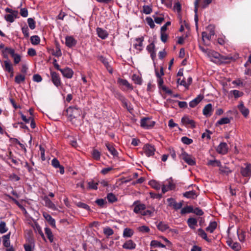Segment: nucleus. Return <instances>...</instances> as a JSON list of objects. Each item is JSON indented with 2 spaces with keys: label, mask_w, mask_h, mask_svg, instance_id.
Here are the masks:
<instances>
[{
  "label": "nucleus",
  "mask_w": 251,
  "mask_h": 251,
  "mask_svg": "<svg viewBox=\"0 0 251 251\" xmlns=\"http://www.w3.org/2000/svg\"><path fill=\"white\" fill-rule=\"evenodd\" d=\"M81 113V109L76 106H71L66 109L67 115L71 119L80 116Z\"/></svg>",
  "instance_id": "f257e3e1"
},
{
  "label": "nucleus",
  "mask_w": 251,
  "mask_h": 251,
  "mask_svg": "<svg viewBox=\"0 0 251 251\" xmlns=\"http://www.w3.org/2000/svg\"><path fill=\"white\" fill-rule=\"evenodd\" d=\"M155 122L149 118H144L141 120V126L146 129H150L153 127Z\"/></svg>",
  "instance_id": "f03ea898"
},
{
  "label": "nucleus",
  "mask_w": 251,
  "mask_h": 251,
  "mask_svg": "<svg viewBox=\"0 0 251 251\" xmlns=\"http://www.w3.org/2000/svg\"><path fill=\"white\" fill-rule=\"evenodd\" d=\"M35 246L33 237L30 236L26 240V243L24 245V247L25 251H33Z\"/></svg>",
  "instance_id": "7ed1b4c3"
},
{
  "label": "nucleus",
  "mask_w": 251,
  "mask_h": 251,
  "mask_svg": "<svg viewBox=\"0 0 251 251\" xmlns=\"http://www.w3.org/2000/svg\"><path fill=\"white\" fill-rule=\"evenodd\" d=\"M180 157L189 165L194 166L196 164L195 158L185 151H182L180 155Z\"/></svg>",
  "instance_id": "20e7f679"
},
{
  "label": "nucleus",
  "mask_w": 251,
  "mask_h": 251,
  "mask_svg": "<svg viewBox=\"0 0 251 251\" xmlns=\"http://www.w3.org/2000/svg\"><path fill=\"white\" fill-rule=\"evenodd\" d=\"M134 206L133 211L136 214H141L146 209V206L145 204L141 203L139 201H135L133 204Z\"/></svg>",
  "instance_id": "39448f33"
},
{
  "label": "nucleus",
  "mask_w": 251,
  "mask_h": 251,
  "mask_svg": "<svg viewBox=\"0 0 251 251\" xmlns=\"http://www.w3.org/2000/svg\"><path fill=\"white\" fill-rule=\"evenodd\" d=\"M166 182L167 184L163 185L162 187V192L163 194L169 190H173L175 188V184L171 177L168 179Z\"/></svg>",
  "instance_id": "423d86ee"
},
{
  "label": "nucleus",
  "mask_w": 251,
  "mask_h": 251,
  "mask_svg": "<svg viewBox=\"0 0 251 251\" xmlns=\"http://www.w3.org/2000/svg\"><path fill=\"white\" fill-rule=\"evenodd\" d=\"M245 167H241L240 173L244 177H250L251 175V164L246 163L244 164Z\"/></svg>",
  "instance_id": "0eeeda50"
},
{
  "label": "nucleus",
  "mask_w": 251,
  "mask_h": 251,
  "mask_svg": "<svg viewBox=\"0 0 251 251\" xmlns=\"http://www.w3.org/2000/svg\"><path fill=\"white\" fill-rule=\"evenodd\" d=\"M143 150L144 151L145 154L148 157L152 156L154 154L155 149L153 145L148 144H146L143 147Z\"/></svg>",
  "instance_id": "6e6552de"
},
{
  "label": "nucleus",
  "mask_w": 251,
  "mask_h": 251,
  "mask_svg": "<svg viewBox=\"0 0 251 251\" xmlns=\"http://www.w3.org/2000/svg\"><path fill=\"white\" fill-rule=\"evenodd\" d=\"M216 150L220 154H226L228 151V146L226 143L222 142L218 146Z\"/></svg>",
  "instance_id": "1a4fd4ad"
},
{
  "label": "nucleus",
  "mask_w": 251,
  "mask_h": 251,
  "mask_svg": "<svg viewBox=\"0 0 251 251\" xmlns=\"http://www.w3.org/2000/svg\"><path fill=\"white\" fill-rule=\"evenodd\" d=\"M51 81L54 85L58 87L61 84L60 77L59 75L55 72H51L50 73Z\"/></svg>",
  "instance_id": "9d476101"
},
{
  "label": "nucleus",
  "mask_w": 251,
  "mask_h": 251,
  "mask_svg": "<svg viewBox=\"0 0 251 251\" xmlns=\"http://www.w3.org/2000/svg\"><path fill=\"white\" fill-rule=\"evenodd\" d=\"M77 44V41L72 36H67L65 37V45L70 48H72Z\"/></svg>",
  "instance_id": "9b49d317"
},
{
  "label": "nucleus",
  "mask_w": 251,
  "mask_h": 251,
  "mask_svg": "<svg viewBox=\"0 0 251 251\" xmlns=\"http://www.w3.org/2000/svg\"><path fill=\"white\" fill-rule=\"evenodd\" d=\"M42 199L45 202V206L53 210H56L57 209L54 203L51 201L48 196H45L43 197Z\"/></svg>",
  "instance_id": "f8f14e48"
},
{
  "label": "nucleus",
  "mask_w": 251,
  "mask_h": 251,
  "mask_svg": "<svg viewBox=\"0 0 251 251\" xmlns=\"http://www.w3.org/2000/svg\"><path fill=\"white\" fill-rule=\"evenodd\" d=\"M181 122L185 126H189L192 128H195L196 127L194 121L190 119L188 116L183 117L181 119Z\"/></svg>",
  "instance_id": "ddd939ff"
},
{
  "label": "nucleus",
  "mask_w": 251,
  "mask_h": 251,
  "mask_svg": "<svg viewBox=\"0 0 251 251\" xmlns=\"http://www.w3.org/2000/svg\"><path fill=\"white\" fill-rule=\"evenodd\" d=\"M2 66L5 71L7 72L10 74L14 73L12 65L9 60L8 59L3 62V64Z\"/></svg>",
  "instance_id": "4468645a"
},
{
  "label": "nucleus",
  "mask_w": 251,
  "mask_h": 251,
  "mask_svg": "<svg viewBox=\"0 0 251 251\" xmlns=\"http://www.w3.org/2000/svg\"><path fill=\"white\" fill-rule=\"evenodd\" d=\"M144 37H141L136 39V43L134 44V48L138 50L137 53L140 52L143 50V42L144 41Z\"/></svg>",
  "instance_id": "2eb2a0df"
},
{
  "label": "nucleus",
  "mask_w": 251,
  "mask_h": 251,
  "mask_svg": "<svg viewBox=\"0 0 251 251\" xmlns=\"http://www.w3.org/2000/svg\"><path fill=\"white\" fill-rule=\"evenodd\" d=\"M226 243L229 247L232 250L239 251L240 250L241 247L239 243L233 242L231 239H229L226 241Z\"/></svg>",
  "instance_id": "dca6fc26"
},
{
  "label": "nucleus",
  "mask_w": 251,
  "mask_h": 251,
  "mask_svg": "<svg viewBox=\"0 0 251 251\" xmlns=\"http://www.w3.org/2000/svg\"><path fill=\"white\" fill-rule=\"evenodd\" d=\"M136 246V244L131 240L126 241L125 243L122 245V247L126 250H134Z\"/></svg>",
  "instance_id": "f3484780"
},
{
  "label": "nucleus",
  "mask_w": 251,
  "mask_h": 251,
  "mask_svg": "<svg viewBox=\"0 0 251 251\" xmlns=\"http://www.w3.org/2000/svg\"><path fill=\"white\" fill-rule=\"evenodd\" d=\"M43 217L49 224L53 227H55V221L52 218V217L48 213L44 212L43 213Z\"/></svg>",
  "instance_id": "a211bd4d"
},
{
  "label": "nucleus",
  "mask_w": 251,
  "mask_h": 251,
  "mask_svg": "<svg viewBox=\"0 0 251 251\" xmlns=\"http://www.w3.org/2000/svg\"><path fill=\"white\" fill-rule=\"evenodd\" d=\"M203 114L206 117H209L212 113V105L211 103L206 104L203 109Z\"/></svg>",
  "instance_id": "6ab92c4d"
},
{
  "label": "nucleus",
  "mask_w": 251,
  "mask_h": 251,
  "mask_svg": "<svg viewBox=\"0 0 251 251\" xmlns=\"http://www.w3.org/2000/svg\"><path fill=\"white\" fill-rule=\"evenodd\" d=\"M203 99V96L201 95H198L196 98L189 102V106L192 108L196 106Z\"/></svg>",
  "instance_id": "aec40b11"
},
{
  "label": "nucleus",
  "mask_w": 251,
  "mask_h": 251,
  "mask_svg": "<svg viewBox=\"0 0 251 251\" xmlns=\"http://www.w3.org/2000/svg\"><path fill=\"white\" fill-rule=\"evenodd\" d=\"M167 201L170 202V205L173 206V208L175 210H178L180 209L182 206V203L181 202H176L172 198H169L167 199Z\"/></svg>",
  "instance_id": "412c9836"
},
{
  "label": "nucleus",
  "mask_w": 251,
  "mask_h": 251,
  "mask_svg": "<svg viewBox=\"0 0 251 251\" xmlns=\"http://www.w3.org/2000/svg\"><path fill=\"white\" fill-rule=\"evenodd\" d=\"M96 31L98 36L102 39H106L108 36V32L101 28L98 27Z\"/></svg>",
  "instance_id": "4be33fe9"
},
{
  "label": "nucleus",
  "mask_w": 251,
  "mask_h": 251,
  "mask_svg": "<svg viewBox=\"0 0 251 251\" xmlns=\"http://www.w3.org/2000/svg\"><path fill=\"white\" fill-rule=\"evenodd\" d=\"M61 72L64 77L68 78H72L74 74L73 70L69 68L62 69V70H61Z\"/></svg>",
  "instance_id": "5701e85b"
},
{
  "label": "nucleus",
  "mask_w": 251,
  "mask_h": 251,
  "mask_svg": "<svg viewBox=\"0 0 251 251\" xmlns=\"http://www.w3.org/2000/svg\"><path fill=\"white\" fill-rule=\"evenodd\" d=\"M18 15V12H14V13L13 14L5 15L4 18L7 22L13 23L15 19L17 18Z\"/></svg>",
  "instance_id": "b1692460"
},
{
  "label": "nucleus",
  "mask_w": 251,
  "mask_h": 251,
  "mask_svg": "<svg viewBox=\"0 0 251 251\" xmlns=\"http://www.w3.org/2000/svg\"><path fill=\"white\" fill-rule=\"evenodd\" d=\"M2 52L3 57L8 59V54L13 55L15 53V50L10 48H5Z\"/></svg>",
  "instance_id": "393cba45"
},
{
  "label": "nucleus",
  "mask_w": 251,
  "mask_h": 251,
  "mask_svg": "<svg viewBox=\"0 0 251 251\" xmlns=\"http://www.w3.org/2000/svg\"><path fill=\"white\" fill-rule=\"evenodd\" d=\"M105 146L106 147L108 151L114 157L117 156L118 153L112 145L108 143H105Z\"/></svg>",
  "instance_id": "a878e982"
},
{
  "label": "nucleus",
  "mask_w": 251,
  "mask_h": 251,
  "mask_svg": "<svg viewBox=\"0 0 251 251\" xmlns=\"http://www.w3.org/2000/svg\"><path fill=\"white\" fill-rule=\"evenodd\" d=\"M11 235V232H9L6 235H3L2 236L3 239V245L5 247H10V236Z\"/></svg>",
  "instance_id": "bb28decb"
},
{
  "label": "nucleus",
  "mask_w": 251,
  "mask_h": 251,
  "mask_svg": "<svg viewBox=\"0 0 251 251\" xmlns=\"http://www.w3.org/2000/svg\"><path fill=\"white\" fill-rule=\"evenodd\" d=\"M184 197L188 198V199H194L197 197V194L196 191L192 190L187 191L185 193L183 194Z\"/></svg>",
  "instance_id": "cd10ccee"
},
{
  "label": "nucleus",
  "mask_w": 251,
  "mask_h": 251,
  "mask_svg": "<svg viewBox=\"0 0 251 251\" xmlns=\"http://www.w3.org/2000/svg\"><path fill=\"white\" fill-rule=\"evenodd\" d=\"M238 108H239V110L240 111V112L242 113V114L245 117L248 116V115H249V112H250L249 110L244 106L243 102L241 103L238 105Z\"/></svg>",
  "instance_id": "c85d7f7f"
},
{
  "label": "nucleus",
  "mask_w": 251,
  "mask_h": 251,
  "mask_svg": "<svg viewBox=\"0 0 251 251\" xmlns=\"http://www.w3.org/2000/svg\"><path fill=\"white\" fill-rule=\"evenodd\" d=\"M197 233L199 236L201 237L207 242H210V240L207 238V234L205 232L202 228H199L197 231Z\"/></svg>",
  "instance_id": "c756f323"
},
{
  "label": "nucleus",
  "mask_w": 251,
  "mask_h": 251,
  "mask_svg": "<svg viewBox=\"0 0 251 251\" xmlns=\"http://www.w3.org/2000/svg\"><path fill=\"white\" fill-rule=\"evenodd\" d=\"M45 232L50 242L52 243L53 242L54 237L51 229L49 227H46L45 228Z\"/></svg>",
  "instance_id": "7c9ffc66"
},
{
  "label": "nucleus",
  "mask_w": 251,
  "mask_h": 251,
  "mask_svg": "<svg viewBox=\"0 0 251 251\" xmlns=\"http://www.w3.org/2000/svg\"><path fill=\"white\" fill-rule=\"evenodd\" d=\"M217 223L216 222H210L209 226L206 228V230L212 233L217 227Z\"/></svg>",
  "instance_id": "2f4dec72"
},
{
  "label": "nucleus",
  "mask_w": 251,
  "mask_h": 251,
  "mask_svg": "<svg viewBox=\"0 0 251 251\" xmlns=\"http://www.w3.org/2000/svg\"><path fill=\"white\" fill-rule=\"evenodd\" d=\"M187 224L191 229H194L197 224V220L194 218H190L187 220Z\"/></svg>",
  "instance_id": "473e14b6"
},
{
  "label": "nucleus",
  "mask_w": 251,
  "mask_h": 251,
  "mask_svg": "<svg viewBox=\"0 0 251 251\" xmlns=\"http://www.w3.org/2000/svg\"><path fill=\"white\" fill-rule=\"evenodd\" d=\"M134 233L132 229L129 228H126L124 230L123 237H131Z\"/></svg>",
  "instance_id": "72a5a7b5"
},
{
  "label": "nucleus",
  "mask_w": 251,
  "mask_h": 251,
  "mask_svg": "<svg viewBox=\"0 0 251 251\" xmlns=\"http://www.w3.org/2000/svg\"><path fill=\"white\" fill-rule=\"evenodd\" d=\"M158 229L161 231H165L169 227V226L164 222H160L157 226Z\"/></svg>",
  "instance_id": "f704fd0d"
},
{
  "label": "nucleus",
  "mask_w": 251,
  "mask_h": 251,
  "mask_svg": "<svg viewBox=\"0 0 251 251\" xmlns=\"http://www.w3.org/2000/svg\"><path fill=\"white\" fill-rule=\"evenodd\" d=\"M151 246L153 248H165L166 246L157 240H152L151 242Z\"/></svg>",
  "instance_id": "c9c22d12"
},
{
  "label": "nucleus",
  "mask_w": 251,
  "mask_h": 251,
  "mask_svg": "<svg viewBox=\"0 0 251 251\" xmlns=\"http://www.w3.org/2000/svg\"><path fill=\"white\" fill-rule=\"evenodd\" d=\"M193 208V207L192 206H186L181 209L180 213L182 215L192 213Z\"/></svg>",
  "instance_id": "e433bc0d"
},
{
  "label": "nucleus",
  "mask_w": 251,
  "mask_h": 251,
  "mask_svg": "<svg viewBox=\"0 0 251 251\" xmlns=\"http://www.w3.org/2000/svg\"><path fill=\"white\" fill-rule=\"evenodd\" d=\"M75 204L79 208L84 209L87 210V211H90L91 209L90 206L85 203H83L82 202H75Z\"/></svg>",
  "instance_id": "4c0bfd02"
},
{
  "label": "nucleus",
  "mask_w": 251,
  "mask_h": 251,
  "mask_svg": "<svg viewBox=\"0 0 251 251\" xmlns=\"http://www.w3.org/2000/svg\"><path fill=\"white\" fill-rule=\"evenodd\" d=\"M30 41L32 45H37L40 42V38L37 35H33L30 37Z\"/></svg>",
  "instance_id": "58836bf2"
},
{
  "label": "nucleus",
  "mask_w": 251,
  "mask_h": 251,
  "mask_svg": "<svg viewBox=\"0 0 251 251\" xmlns=\"http://www.w3.org/2000/svg\"><path fill=\"white\" fill-rule=\"evenodd\" d=\"M219 171L221 174H225L226 175H228L231 172V171L229 168L226 166H222L221 165L220 166Z\"/></svg>",
  "instance_id": "ea45409f"
},
{
  "label": "nucleus",
  "mask_w": 251,
  "mask_h": 251,
  "mask_svg": "<svg viewBox=\"0 0 251 251\" xmlns=\"http://www.w3.org/2000/svg\"><path fill=\"white\" fill-rule=\"evenodd\" d=\"M149 184L151 186L156 190H159L160 189V184L154 180H151L150 181Z\"/></svg>",
  "instance_id": "a19ab883"
},
{
  "label": "nucleus",
  "mask_w": 251,
  "mask_h": 251,
  "mask_svg": "<svg viewBox=\"0 0 251 251\" xmlns=\"http://www.w3.org/2000/svg\"><path fill=\"white\" fill-rule=\"evenodd\" d=\"M207 164L208 166H211L213 167H215V166L220 167L221 166V163L220 161L217 160H210L207 162Z\"/></svg>",
  "instance_id": "79ce46f5"
},
{
  "label": "nucleus",
  "mask_w": 251,
  "mask_h": 251,
  "mask_svg": "<svg viewBox=\"0 0 251 251\" xmlns=\"http://www.w3.org/2000/svg\"><path fill=\"white\" fill-rule=\"evenodd\" d=\"M194 5H195V9H194V12H195V22L196 24V26L197 28L198 27V2H194Z\"/></svg>",
  "instance_id": "37998d69"
},
{
  "label": "nucleus",
  "mask_w": 251,
  "mask_h": 251,
  "mask_svg": "<svg viewBox=\"0 0 251 251\" xmlns=\"http://www.w3.org/2000/svg\"><path fill=\"white\" fill-rule=\"evenodd\" d=\"M230 123V120L227 117H224L221 118L220 120L218 121L216 125H222L224 124H228Z\"/></svg>",
  "instance_id": "c03bdc74"
},
{
  "label": "nucleus",
  "mask_w": 251,
  "mask_h": 251,
  "mask_svg": "<svg viewBox=\"0 0 251 251\" xmlns=\"http://www.w3.org/2000/svg\"><path fill=\"white\" fill-rule=\"evenodd\" d=\"M93 158L97 160H99L100 157V152L97 150H93L92 152Z\"/></svg>",
  "instance_id": "a18cd8bd"
},
{
  "label": "nucleus",
  "mask_w": 251,
  "mask_h": 251,
  "mask_svg": "<svg viewBox=\"0 0 251 251\" xmlns=\"http://www.w3.org/2000/svg\"><path fill=\"white\" fill-rule=\"evenodd\" d=\"M25 80V76L23 75H19L15 76V81L17 84H20Z\"/></svg>",
  "instance_id": "49530a36"
},
{
  "label": "nucleus",
  "mask_w": 251,
  "mask_h": 251,
  "mask_svg": "<svg viewBox=\"0 0 251 251\" xmlns=\"http://www.w3.org/2000/svg\"><path fill=\"white\" fill-rule=\"evenodd\" d=\"M98 182L91 180L88 182V188L90 189L97 190L98 189Z\"/></svg>",
  "instance_id": "de8ad7c7"
},
{
  "label": "nucleus",
  "mask_w": 251,
  "mask_h": 251,
  "mask_svg": "<svg viewBox=\"0 0 251 251\" xmlns=\"http://www.w3.org/2000/svg\"><path fill=\"white\" fill-rule=\"evenodd\" d=\"M118 82L120 84L125 86L128 88H132L131 85L128 83V82L126 79L119 78L118 80Z\"/></svg>",
  "instance_id": "09e8293b"
},
{
  "label": "nucleus",
  "mask_w": 251,
  "mask_h": 251,
  "mask_svg": "<svg viewBox=\"0 0 251 251\" xmlns=\"http://www.w3.org/2000/svg\"><path fill=\"white\" fill-rule=\"evenodd\" d=\"M8 230V228L6 226V224L4 221L0 222V233H5Z\"/></svg>",
  "instance_id": "8fccbe9b"
},
{
  "label": "nucleus",
  "mask_w": 251,
  "mask_h": 251,
  "mask_svg": "<svg viewBox=\"0 0 251 251\" xmlns=\"http://www.w3.org/2000/svg\"><path fill=\"white\" fill-rule=\"evenodd\" d=\"M103 233L106 236H109L113 234L114 231L111 228L106 227L103 229Z\"/></svg>",
  "instance_id": "3c124183"
},
{
  "label": "nucleus",
  "mask_w": 251,
  "mask_h": 251,
  "mask_svg": "<svg viewBox=\"0 0 251 251\" xmlns=\"http://www.w3.org/2000/svg\"><path fill=\"white\" fill-rule=\"evenodd\" d=\"M107 199L109 202L113 203L117 201L116 196L112 193H109L107 196Z\"/></svg>",
  "instance_id": "603ef678"
},
{
  "label": "nucleus",
  "mask_w": 251,
  "mask_h": 251,
  "mask_svg": "<svg viewBox=\"0 0 251 251\" xmlns=\"http://www.w3.org/2000/svg\"><path fill=\"white\" fill-rule=\"evenodd\" d=\"M27 23L28 24V26L31 29H35V22L33 18H29L27 19Z\"/></svg>",
  "instance_id": "864d4df0"
},
{
  "label": "nucleus",
  "mask_w": 251,
  "mask_h": 251,
  "mask_svg": "<svg viewBox=\"0 0 251 251\" xmlns=\"http://www.w3.org/2000/svg\"><path fill=\"white\" fill-rule=\"evenodd\" d=\"M132 80L136 84H141L142 83L141 77L137 75L134 74L132 75Z\"/></svg>",
  "instance_id": "5fc2aeb1"
},
{
  "label": "nucleus",
  "mask_w": 251,
  "mask_h": 251,
  "mask_svg": "<svg viewBox=\"0 0 251 251\" xmlns=\"http://www.w3.org/2000/svg\"><path fill=\"white\" fill-rule=\"evenodd\" d=\"M155 74L157 78L162 77V76L164 75L163 67H160V71L159 72H158V70L155 68Z\"/></svg>",
  "instance_id": "6e6d98bb"
},
{
  "label": "nucleus",
  "mask_w": 251,
  "mask_h": 251,
  "mask_svg": "<svg viewBox=\"0 0 251 251\" xmlns=\"http://www.w3.org/2000/svg\"><path fill=\"white\" fill-rule=\"evenodd\" d=\"M181 140L183 143L186 145H190L193 143V140L186 136L182 137Z\"/></svg>",
  "instance_id": "4d7b16f0"
},
{
  "label": "nucleus",
  "mask_w": 251,
  "mask_h": 251,
  "mask_svg": "<svg viewBox=\"0 0 251 251\" xmlns=\"http://www.w3.org/2000/svg\"><path fill=\"white\" fill-rule=\"evenodd\" d=\"M143 12L146 14H150L152 12V8L149 5H144L143 6Z\"/></svg>",
  "instance_id": "13d9d810"
},
{
  "label": "nucleus",
  "mask_w": 251,
  "mask_h": 251,
  "mask_svg": "<svg viewBox=\"0 0 251 251\" xmlns=\"http://www.w3.org/2000/svg\"><path fill=\"white\" fill-rule=\"evenodd\" d=\"M146 21L151 28H153L154 27L155 24H154V22L151 18L149 17H147L146 18Z\"/></svg>",
  "instance_id": "bf43d9fd"
},
{
  "label": "nucleus",
  "mask_w": 251,
  "mask_h": 251,
  "mask_svg": "<svg viewBox=\"0 0 251 251\" xmlns=\"http://www.w3.org/2000/svg\"><path fill=\"white\" fill-rule=\"evenodd\" d=\"M14 59V62L15 64L19 63L21 61V56L17 53H14L11 56Z\"/></svg>",
  "instance_id": "052dcab7"
},
{
  "label": "nucleus",
  "mask_w": 251,
  "mask_h": 251,
  "mask_svg": "<svg viewBox=\"0 0 251 251\" xmlns=\"http://www.w3.org/2000/svg\"><path fill=\"white\" fill-rule=\"evenodd\" d=\"M95 202L100 207L104 206V205L107 203L106 201L102 199H97L95 201Z\"/></svg>",
  "instance_id": "680f3d73"
},
{
  "label": "nucleus",
  "mask_w": 251,
  "mask_h": 251,
  "mask_svg": "<svg viewBox=\"0 0 251 251\" xmlns=\"http://www.w3.org/2000/svg\"><path fill=\"white\" fill-rule=\"evenodd\" d=\"M230 93L233 94L235 98L241 97L243 95V93L237 90H234L230 91Z\"/></svg>",
  "instance_id": "e2e57ef3"
},
{
  "label": "nucleus",
  "mask_w": 251,
  "mask_h": 251,
  "mask_svg": "<svg viewBox=\"0 0 251 251\" xmlns=\"http://www.w3.org/2000/svg\"><path fill=\"white\" fill-rule=\"evenodd\" d=\"M138 229L139 231L143 233H148L150 231L149 227L146 226H143L139 227Z\"/></svg>",
  "instance_id": "0e129e2a"
},
{
  "label": "nucleus",
  "mask_w": 251,
  "mask_h": 251,
  "mask_svg": "<svg viewBox=\"0 0 251 251\" xmlns=\"http://www.w3.org/2000/svg\"><path fill=\"white\" fill-rule=\"evenodd\" d=\"M192 213H194L195 214L199 216H201L203 214V212L202 211V210L199 208H196L195 209L193 208Z\"/></svg>",
  "instance_id": "69168bd1"
},
{
  "label": "nucleus",
  "mask_w": 251,
  "mask_h": 251,
  "mask_svg": "<svg viewBox=\"0 0 251 251\" xmlns=\"http://www.w3.org/2000/svg\"><path fill=\"white\" fill-rule=\"evenodd\" d=\"M20 13L22 17H27L28 16L27 9L25 8H21L20 10Z\"/></svg>",
  "instance_id": "338daca9"
},
{
  "label": "nucleus",
  "mask_w": 251,
  "mask_h": 251,
  "mask_svg": "<svg viewBox=\"0 0 251 251\" xmlns=\"http://www.w3.org/2000/svg\"><path fill=\"white\" fill-rule=\"evenodd\" d=\"M51 165L55 168H58L60 166L59 161L56 158L52 160Z\"/></svg>",
  "instance_id": "774afa93"
}]
</instances>
